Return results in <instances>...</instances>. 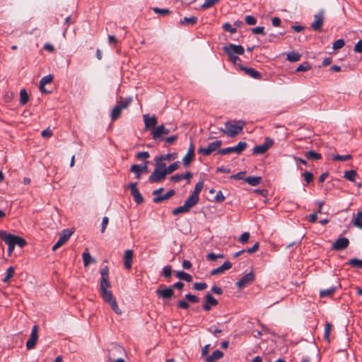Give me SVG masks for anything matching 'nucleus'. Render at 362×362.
Wrapping results in <instances>:
<instances>
[{
    "label": "nucleus",
    "instance_id": "9b49d317",
    "mask_svg": "<svg viewBox=\"0 0 362 362\" xmlns=\"http://www.w3.org/2000/svg\"><path fill=\"white\" fill-rule=\"evenodd\" d=\"M73 231L69 229L64 230L62 233L60 234L57 242L53 245L52 248V251H56L58 248L62 247L66 241H68Z\"/></svg>",
    "mask_w": 362,
    "mask_h": 362
},
{
    "label": "nucleus",
    "instance_id": "dca6fc26",
    "mask_svg": "<svg viewBox=\"0 0 362 362\" xmlns=\"http://www.w3.org/2000/svg\"><path fill=\"white\" fill-rule=\"evenodd\" d=\"M205 303L202 305L203 310L205 311H209L212 306H216L218 305V300L210 293H207L204 297Z\"/></svg>",
    "mask_w": 362,
    "mask_h": 362
},
{
    "label": "nucleus",
    "instance_id": "1a4fd4ad",
    "mask_svg": "<svg viewBox=\"0 0 362 362\" xmlns=\"http://www.w3.org/2000/svg\"><path fill=\"white\" fill-rule=\"evenodd\" d=\"M223 51L228 55H234V54H238V55H243L245 52V49L242 45H237L234 44H229L226 46H224L223 47Z\"/></svg>",
    "mask_w": 362,
    "mask_h": 362
},
{
    "label": "nucleus",
    "instance_id": "bf43d9fd",
    "mask_svg": "<svg viewBox=\"0 0 362 362\" xmlns=\"http://www.w3.org/2000/svg\"><path fill=\"white\" fill-rule=\"evenodd\" d=\"M171 274H172L171 266L167 265V266L164 267V268L163 269V275L166 278H169V277H170Z\"/></svg>",
    "mask_w": 362,
    "mask_h": 362
},
{
    "label": "nucleus",
    "instance_id": "3c124183",
    "mask_svg": "<svg viewBox=\"0 0 362 362\" xmlns=\"http://www.w3.org/2000/svg\"><path fill=\"white\" fill-rule=\"evenodd\" d=\"M136 158L138 160H146L150 157V154L147 151L138 152L136 156Z\"/></svg>",
    "mask_w": 362,
    "mask_h": 362
},
{
    "label": "nucleus",
    "instance_id": "49530a36",
    "mask_svg": "<svg viewBox=\"0 0 362 362\" xmlns=\"http://www.w3.org/2000/svg\"><path fill=\"white\" fill-rule=\"evenodd\" d=\"M332 330V325L329 322H326L325 325L324 338L326 341H329V334Z\"/></svg>",
    "mask_w": 362,
    "mask_h": 362
},
{
    "label": "nucleus",
    "instance_id": "b1692460",
    "mask_svg": "<svg viewBox=\"0 0 362 362\" xmlns=\"http://www.w3.org/2000/svg\"><path fill=\"white\" fill-rule=\"evenodd\" d=\"M199 200V196H195L192 194L185 202V205L190 210L192 207L195 206Z\"/></svg>",
    "mask_w": 362,
    "mask_h": 362
},
{
    "label": "nucleus",
    "instance_id": "f257e3e1",
    "mask_svg": "<svg viewBox=\"0 0 362 362\" xmlns=\"http://www.w3.org/2000/svg\"><path fill=\"white\" fill-rule=\"evenodd\" d=\"M100 291L103 300L108 303L112 310L117 315H122V311L119 308L117 300L111 291L108 290L111 287V283L109 279V269L107 266L100 269Z\"/></svg>",
    "mask_w": 362,
    "mask_h": 362
},
{
    "label": "nucleus",
    "instance_id": "4d7b16f0",
    "mask_svg": "<svg viewBox=\"0 0 362 362\" xmlns=\"http://www.w3.org/2000/svg\"><path fill=\"white\" fill-rule=\"evenodd\" d=\"M245 23L249 25H253L257 23V19L252 16H246L245 18Z\"/></svg>",
    "mask_w": 362,
    "mask_h": 362
},
{
    "label": "nucleus",
    "instance_id": "20e7f679",
    "mask_svg": "<svg viewBox=\"0 0 362 362\" xmlns=\"http://www.w3.org/2000/svg\"><path fill=\"white\" fill-rule=\"evenodd\" d=\"M132 102V98L131 97H127L125 98H121L117 102L116 105L113 107L111 112V119L112 121H115L119 119L121 116L122 111L124 109H127Z\"/></svg>",
    "mask_w": 362,
    "mask_h": 362
},
{
    "label": "nucleus",
    "instance_id": "bb28decb",
    "mask_svg": "<svg viewBox=\"0 0 362 362\" xmlns=\"http://www.w3.org/2000/svg\"><path fill=\"white\" fill-rule=\"evenodd\" d=\"M82 257L85 267L88 266L90 263L95 262V259L90 256L88 248L86 249L85 252L83 253Z\"/></svg>",
    "mask_w": 362,
    "mask_h": 362
},
{
    "label": "nucleus",
    "instance_id": "39448f33",
    "mask_svg": "<svg viewBox=\"0 0 362 362\" xmlns=\"http://www.w3.org/2000/svg\"><path fill=\"white\" fill-rule=\"evenodd\" d=\"M170 132L168 129H166L163 124L153 127L151 130V134L155 141H161L164 140V135H167Z\"/></svg>",
    "mask_w": 362,
    "mask_h": 362
},
{
    "label": "nucleus",
    "instance_id": "338daca9",
    "mask_svg": "<svg viewBox=\"0 0 362 362\" xmlns=\"http://www.w3.org/2000/svg\"><path fill=\"white\" fill-rule=\"evenodd\" d=\"M177 139V135L170 136L165 139L164 138V140L168 145L173 144Z\"/></svg>",
    "mask_w": 362,
    "mask_h": 362
},
{
    "label": "nucleus",
    "instance_id": "f8f14e48",
    "mask_svg": "<svg viewBox=\"0 0 362 362\" xmlns=\"http://www.w3.org/2000/svg\"><path fill=\"white\" fill-rule=\"evenodd\" d=\"M255 280V275L252 272H250L245 275H244L238 281L235 283V286L237 288L241 289L249 284H252Z\"/></svg>",
    "mask_w": 362,
    "mask_h": 362
},
{
    "label": "nucleus",
    "instance_id": "c756f323",
    "mask_svg": "<svg viewBox=\"0 0 362 362\" xmlns=\"http://www.w3.org/2000/svg\"><path fill=\"white\" fill-rule=\"evenodd\" d=\"M175 275L178 279L181 280H184L187 282L192 281V276L183 271L177 272Z\"/></svg>",
    "mask_w": 362,
    "mask_h": 362
},
{
    "label": "nucleus",
    "instance_id": "72a5a7b5",
    "mask_svg": "<svg viewBox=\"0 0 362 362\" xmlns=\"http://www.w3.org/2000/svg\"><path fill=\"white\" fill-rule=\"evenodd\" d=\"M156 168L155 169H159L160 170H165L167 169L166 164L163 162L164 160L160 158V156L155 158Z\"/></svg>",
    "mask_w": 362,
    "mask_h": 362
},
{
    "label": "nucleus",
    "instance_id": "5fc2aeb1",
    "mask_svg": "<svg viewBox=\"0 0 362 362\" xmlns=\"http://www.w3.org/2000/svg\"><path fill=\"white\" fill-rule=\"evenodd\" d=\"M185 298L187 300L192 303H197L199 301V298L197 296L191 293L186 294Z\"/></svg>",
    "mask_w": 362,
    "mask_h": 362
},
{
    "label": "nucleus",
    "instance_id": "de8ad7c7",
    "mask_svg": "<svg viewBox=\"0 0 362 362\" xmlns=\"http://www.w3.org/2000/svg\"><path fill=\"white\" fill-rule=\"evenodd\" d=\"M310 69H311V66L310 65V64L308 62H305L303 64H300L296 68V71L297 72L306 71L310 70Z\"/></svg>",
    "mask_w": 362,
    "mask_h": 362
},
{
    "label": "nucleus",
    "instance_id": "a878e982",
    "mask_svg": "<svg viewBox=\"0 0 362 362\" xmlns=\"http://www.w3.org/2000/svg\"><path fill=\"white\" fill-rule=\"evenodd\" d=\"M53 76L52 74L47 75L41 78L40 81V89L42 92H45V85L50 83L53 81Z\"/></svg>",
    "mask_w": 362,
    "mask_h": 362
},
{
    "label": "nucleus",
    "instance_id": "c85d7f7f",
    "mask_svg": "<svg viewBox=\"0 0 362 362\" xmlns=\"http://www.w3.org/2000/svg\"><path fill=\"white\" fill-rule=\"evenodd\" d=\"M245 181L251 186H257L262 181L261 177L249 176L245 179Z\"/></svg>",
    "mask_w": 362,
    "mask_h": 362
},
{
    "label": "nucleus",
    "instance_id": "a19ab883",
    "mask_svg": "<svg viewBox=\"0 0 362 362\" xmlns=\"http://www.w3.org/2000/svg\"><path fill=\"white\" fill-rule=\"evenodd\" d=\"M353 224L357 228L362 229V211H358L356 218L353 221Z\"/></svg>",
    "mask_w": 362,
    "mask_h": 362
},
{
    "label": "nucleus",
    "instance_id": "0e129e2a",
    "mask_svg": "<svg viewBox=\"0 0 362 362\" xmlns=\"http://www.w3.org/2000/svg\"><path fill=\"white\" fill-rule=\"evenodd\" d=\"M252 33L255 35H264V27L258 26L252 29Z\"/></svg>",
    "mask_w": 362,
    "mask_h": 362
},
{
    "label": "nucleus",
    "instance_id": "864d4df0",
    "mask_svg": "<svg viewBox=\"0 0 362 362\" xmlns=\"http://www.w3.org/2000/svg\"><path fill=\"white\" fill-rule=\"evenodd\" d=\"M218 1H219V0H205L204 4L202 5V8H203V9L209 8Z\"/></svg>",
    "mask_w": 362,
    "mask_h": 362
},
{
    "label": "nucleus",
    "instance_id": "5701e85b",
    "mask_svg": "<svg viewBox=\"0 0 362 362\" xmlns=\"http://www.w3.org/2000/svg\"><path fill=\"white\" fill-rule=\"evenodd\" d=\"M223 356V353L220 350L214 351L211 355L205 358L206 362H215Z\"/></svg>",
    "mask_w": 362,
    "mask_h": 362
},
{
    "label": "nucleus",
    "instance_id": "7c9ffc66",
    "mask_svg": "<svg viewBox=\"0 0 362 362\" xmlns=\"http://www.w3.org/2000/svg\"><path fill=\"white\" fill-rule=\"evenodd\" d=\"M194 153H191L189 152H187L184 158H182V163L184 166L188 167L190 163L194 160Z\"/></svg>",
    "mask_w": 362,
    "mask_h": 362
},
{
    "label": "nucleus",
    "instance_id": "7ed1b4c3",
    "mask_svg": "<svg viewBox=\"0 0 362 362\" xmlns=\"http://www.w3.org/2000/svg\"><path fill=\"white\" fill-rule=\"evenodd\" d=\"M235 124H233L231 122H226L225 129H220V131L229 137H235L243 131L245 124L243 120L235 121Z\"/></svg>",
    "mask_w": 362,
    "mask_h": 362
},
{
    "label": "nucleus",
    "instance_id": "0eeeda50",
    "mask_svg": "<svg viewBox=\"0 0 362 362\" xmlns=\"http://www.w3.org/2000/svg\"><path fill=\"white\" fill-rule=\"evenodd\" d=\"M247 143L245 141H240L235 146L227 147L226 148L218 150V153L222 155L230 154L235 153L237 154L241 153L246 148Z\"/></svg>",
    "mask_w": 362,
    "mask_h": 362
},
{
    "label": "nucleus",
    "instance_id": "052dcab7",
    "mask_svg": "<svg viewBox=\"0 0 362 362\" xmlns=\"http://www.w3.org/2000/svg\"><path fill=\"white\" fill-rule=\"evenodd\" d=\"M207 288V284L206 283H195L193 284V288L197 291H203Z\"/></svg>",
    "mask_w": 362,
    "mask_h": 362
},
{
    "label": "nucleus",
    "instance_id": "ddd939ff",
    "mask_svg": "<svg viewBox=\"0 0 362 362\" xmlns=\"http://www.w3.org/2000/svg\"><path fill=\"white\" fill-rule=\"evenodd\" d=\"M136 182H132L129 184V187L130 189L131 195L133 197L134 201L137 204H141L144 202V198L139 191Z\"/></svg>",
    "mask_w": 362,
    "mask_h": 362
},
{
    "label": "nucleus",
    "instance_id": "c03bdc74",
    "mask_svg": "<svg viewBox=\"0 0 362 362\" xmlns=\"http://www.w3.org/2000/svg\"><path fill=\"white\" fill-rule=\"evenodd\" d=\"M14 268L13 267H9L6 273V276L2 279L4 283L8 282L14 274Z\"/></svg>",
    "mask_w": 362,
    "mask_h": 362
},
{
    "label": "nucleus",
    "instance_id": "603ef678",
    "mask_svg": "<svg viewBox=\"0 0 362 362\" xmlns=\"http://www.w3.org/2000/svg\"><path fill=\"white\" fill-rule=\"evenodd\" d=\"M345 42L343 39H339L336 40L332 45L333 49H339L342 48L344 46Z\"/></svg>",
    "mask_w": 362,
    "mask_h": 362
},
{
    "label": "nucleus",
    "instance_id": "6e6552de",
    "mask_svg": "<svg viewBox=\"0 0 362 362\" xmlns=\"http://www.w3.org/2000/svg\"><path fill=\"white\" fill-rule=\"evenodd\" d=\"M125 354L124 348L117 344H112L108 349V358L109 360H114V358H120Z\"/></svg>",
    "mask_w": 362,
    "mask_h": 362
},
{
    "label": "nucleus",
    "instance_id": "09e8293b",
    "mask_svg": "<svg viewBox=\"0 0 362 362\" xmlns=\"http://www.w3.org/2000/svg\"><path fill=\"white\" fill-rule=\"evenodd\" d=\"M352 158V156L351 154H347L344 156L336 155L333 157L334 160L338 161H346Z\"/></svg>",
    "mask_w": 362,
    "mask_h": 362
},
{
    "label": "nucleus",
    "instance_id": "393cba45",
    "mask_svg": "<svg viewBox=\"0 0 362 362\" xmlns=\"http://www.w3.org/2000/svg\"><path fill=\"white\" fill-rule=\"evenodd\" d=\"M175 190L170 189L167 193H165V194H164L163 195L156 196L153 198V201L154 203L162 202L163 201L166 200V199L170 198L171 197H173L175 194Z\"/></svg>",
    "mask_w": 362,
    "mask_h": 362
},
{
    "label": "nucleus",
    "instance_id": "680f3d73",
    "mask_svg": "<svg viewBox=\"0 0 362 362\" xmlns=\"http://www.w3.org/2000/svg\"><path fill=\"white\" fill-rule=\"evenodd\" d=\"M223 29L225 31H228L230 33H236L237 30L235 28H232L231 25L229 23H226L223 25Z\"/></svg>",
    "mask_w": 362,
    "mask_h": 362
},
{
    "label": "nucleus",
    "instance_id": "c9c22d12",
    "mask_svg": "<svg viewBox=\"0 0 362 362\" xmlns=\"http://www.w3.org/2000/svg\"><path fill=\"white\" fill-rule=\"evenodd\" d=\"M29 100V96L25 89H21L20 91V103L26 104Z\"/></svg>",
    "mask_w": 362,
    "mask_h": 362
},
{
    "label": "nucleus",
    "instance_id": "aec40b11",
    "mask_svg": "<svg viewBox=\"0 0 362 362\" xmlns=\"http://www.w3.org/2000/svg\"><path fill=\"white\" fill-rule=\"evenodd\" d=\"M133 250H127L124 254V266L125 269H130L132 266Z\"/></svg>",
    "mask_w": 362,
    "mask_h": 362
},
{
    "label": "nucleus",
    "instance_id": "2eb2a0df",
    "mask_svg": "<svg viewBox=\"0 0 362 362\" xmlns=\"http://www.w3.org/2000/svg\"><path fill=\"white\" fill-rule=\"evenodd\" d=\"M37 331L38 327L34 325L31 331L30 339L26 342V348L28 349H32L35 346L38 339Z\"/></svg>",
    "mask_w": 362,
    "mask_h": 362
},
{
    "label": "nucleus",
    "instance_id": "4468645a",
    "mask_svg": "<svg viewBox=\"0 0 362 362\" xmlns=\"http://www.w3.org/2000/svg\"><path fill=\"white\" fill-rule=\"evenodd\" d=\"M165 170H160L159 169H154L153 173L148 177V180L152 183H158L164 180L166 177Z\"/></svg>",
    "mask_w": 362,
    "mask_h": 362
},
{
    "label": "nucleus",
    "instance_id": "cd10ccee",
    "mask_svg": "<svg viewBox=\"0 0 362 362\" xmlns=\"http://www.w3.org/2000/svg\"><path fill=\"white\" fill-rule=\"evenodd\" d=\"M337 285L332 286L329 288L321 290L320 291V298H326L328 296H331L337 290Z\"/></svg>",
    "mask_w": 362,
    "mask_h": 362
},
{
    "label": "nucleus",
    "instance_id": "423d86ee",
    "mask_svg": "<svg viewBox=\"0 0 362 362\" xmlns=\"http://www.w3.org/2000/svg\"><path fill=\"white\" fill-rule=\"evenodd\" d=\"M222 145V141L221 140H216L207 146V147H202L198 149V153L208 156L211 154L213 152L217 151Z\"/></svg>",
    "mask_w": 362,
    "mask_h": 362
},
{
    "label": "nucleus",
    "instance_id": "774afa93",
    "mask_svg": "<svg viewBox=\"0 0 362 362\" xmlns=\"http://www.w3.org/2000/svg\"><path fill=\"white\" fill-rule=\"evenodd\" d=\"M354 50L355 52H362V40H359L354 46Z\"/></svg>",
    "mask_w": 362,
    "mask_h": 362
},
{
    "label": "nucleus",
    "instance_id": "412c9836",
    "mask_svg": "<svg viewBox=\"0 0 362 362\" xmlns=\"http://www.w3.org/2000/svg\"><path fill=\"white\" fill-rule=\"evenodd\" d=\"M231 267H232V264L230 262L226 261L221 266L212 269L210 272V274L212 276L217 275V274L223 273L226 270H228V269H230Z\"/></svg>",
    "mask_w": 362,
    "mask_h": 362
},
{
    "label": "nucleus",
    "instance_id": "f704fd0d",
    "mask_svg": "<svg viewBox=\"0 0 362 362\" xmlns=\"http://www.w3.org/2000/svg\"><path fill=\"white\" fill-rule=\"evenodd\" d=\"M305 157L310 160H320L322 158V156L319 153H316L313 151H309L305 153Z\"/></svg>",
    "mask_w": 362,
    "mask_h": 362
},
{
    "label": "nucleus",
    "instance_id": "4be33fe9",
    "mask_svg": "<svg viewBox=\"0 0 362 362\" xmlns=\"http://www.w3.org/2000/svg\"><path fill=\"white\" fill-rule=\"evenodd\" d=\"M144 121L146 129H150L151 127H156L155 126L158 123L157 118L154 115L149 117L148 115H144Z\"/></svg>",
    "mask_w": 362,
    "mask_h": 362
},
{
    "label": "nucleus",
    "instance_id": "6ab92c4d",
    "mask_svg": "<svg viewBox=\"0 0 362 362\" xmlns=\"http://www.w3.org/2000/svg\"><path fill=\"white\" fill-rule=\"evenodd\" d=\"M239 67L242 71L245 72V74L250 76V77L259 80L262 78V74L255 69L251 67H246L243 65H239Z\"/></svg>",
    "mask_w": 362,
    "mask_h": 362
},
{
    "label": "nucleus",
    "instance_id": "37998d69",
    "mask_svg": "<svg viewBox=\"0 0 362 362\" xmlns=\"http://www.w3.org/2000/svg\"><path fill=\"white\" fill-rule=\"evenodd\" d=\"M180 168V162L176 161L170 164L167 169L165 170V173L167 175L170 174L177 170Z\"/></svg>",
    "mask_w": 362,
    "mask_h": 362
},
{
    "label": "nucleus",
    "instance_id": "13d9d810",
    "mask_svg": "<svg viewBox=\"0 0 362 362\" xmlns=\"http://www.w3.org/2000/svg\"><path fill=\"white\" fill-rule=\"evenodd\" d=\"M303 176L304 177L305 181L307 182V184H309L310 182H313V175L312 173L306 171L303 174Z\"/></svg>",
    "mask_w": 362,
    "mask_h": 362
},
{
    "label": "nucleus",
    "instance_id": "f3484780",
    "mask_svg": "<svg viewBox=\"0 0 362 362\" xmlns=\"http://www.w3.org/2000/svg\"><path fill=\"white\" fill-rule=\"evenodd\" d=\"M156 293L158 297L165 299L171 298L174 296V291L170 286L164 288H159L156 290Z\"/></svg>",
    "mask_w": 362,
    "mask_h": 362
},
{
    "label": "nucleus",
    "instance_id": "6e6d98bb",
    "mask_svg": "<svg viewBox=\"0 0 362 362\" xmlns=\"http://www.w3.org/2000/svg\"><path fill=\"white\" fill-rule=\"evenodd\" d=\"M160 158L163 160H173L176 158L177 154L175 153H168V154H163L160 155Z\"/></svg>",
    "mask_w": 362,
    "mask_h": 362
},
{
    "label": "nucleus",
    "instance_id": "2f4dec72",
    "mask_svg": "<svg viewBox=\"0 0 362 362\" xmlns=\"http://www.w3.org/2000/svg\"><path fill=\"white\" fill-rule=\"evenodd\" d=\"M286 59L291 62H298L300 59V54L298 52H290L286 55Z\"/></svg>",
    "mask_w": 362,
    "mask_h": 362
},
{
    "label": "nucleus",
    "instance_id": "8fccbe9b",
    "mask_svg": "<svg viewBox=\"0 0 362 362\" xmlns=\"http://www.w3.org/2000/svg\"><path fill=\"white\" fill-rule=\"evenodd\" d=\"M153 11L156 13L161 14L162 16H167L171 13V11L168 8H160L158 7L153 8Z\"/></svg>",
    "mask_w": 362,
    "mask_h": 362
},
{
    "label": "nucleus",
    "instance_id": "ea45409f",
    "mask_svg": "<svg viewBox=\"0 0 362 362\" xmlns=\"http://www.w3.org/2000/svg\"><path fill=\"white\" fill-rule=\"evenodd\" d=\"M356 172L354 170H347L345 171L344 177L351 182H354L356 180Z\"/></svg>",
    "mask_w": 362,
    "mask_h": 362
},
{
    "label": "nucleus",
    "instance_id": "e2e57ef3",
    "mask_svg": "<svg viewBox=\"0 0 362 362\" xmlns=\"http://www.w3.org/2000/svg\"><path fill=\"white\" fill-rule=\"evenodd\" d=\"M249 238H250V233L248 232H245L239 238V241L242 244H245L248 241Z\"/></svg>",
    "mask_w": 362,
    "mask_h": 362
},
{
    "label": "nucleus",
    "instance_id": "4c0bfd02",
    "mask_svg": "<svg viewBox=\"0 0 362 362\" xmlns=\"http://www.w3.org/2000/svg\"><path fill=\"white\" fill-rule=\"evenodd\" d=\"M190 210L184 204L182 206H180L179 207L175 208L172 211V214L174 216L179 215L180 214H185L189 212Z\"/></svg>",
    "mask_w": 362,
    "mask_h": 362
},
{
    "label": "nucleus",
    "instance_id": "a211bd4d",
    "mask_svg": "<svg viewBox=\"0 0 362 362\" xmlns=\"http://www.w3.org/2000/svg\"><path fill=\"white\" fill-rule=\"evenodd\" d=\"M349 244L348 238L343 237L338 238L332 245V248L334 250H341L346 249Z\"/></svg>",
    "mask_w": 362,
    "mask_h": 362
},
{
    "label": "nucleus",
    "instance_id": "79ce46f5",
    "mask_svg": "<svg viewBox=\"0 0 362 362\" xmlns=\"http://www.w3.org/2000/svg\"><path fill=\"white\" fill-rule=\"evenodd\" d=\"M268 149L267 148V146H264V144H262V145H259V146H255V148H253V154H256V155H258V154H262V153H264Z\"/></svg>",
    "mask_w": 362,
    "mask_h": 362
},
{
    "label": "nucleus",
    "instance_id": "9d476101",
    "mask_svg": "<svg viewBox=\"0 0 362 362\" xmlns=\"http://www.w3.org/2000/svg\"><path fill=\"white\" fill-rule=\"evenodd\" d=\"M315 20L311 24V28L315 31H320L325 21V11L320 10L315 16Z\"/></svg>",
    "mask_w": 362,
    "mask_h": 362
},
{
    "label": "nucleus",
    "instance_id": "69168bd1",
    "mask_svg": "<svg viewBox=\"0 0 362 362\" xmlns=\"http://www.w3.org/2000/svg\"><path fill=\"white\" fill-rule=\"evenodd\" d=\"M170 181L173 182H178L184 179L182 174H176L170 177Z\"/></svg>",
    "mask_w": 362,
    "mask_h": 362
},
{
    "label": "nucleus",
    "instance_id": "a18cd8bd",
    "mask_svg": "<svg viewBox=\"0 0 362 362\" xmlns=\"http://www.w3.org/2000/svg\"><path fill=\"white\" fill-rule=\"evenodd\" d=\"M204 187V181L203 180H200L199 181L196 185H195V187H194V189L192 192V194L195 196H199V193L201 192V191L202 190Z\"/></svg>",
    "mask_w": 362,
    "mask_h": 362
},
{
    "label": "nucleus",
    "instance_id": "f03ea898",
    "mask_svg": "<svg viewBox=\"0 0 362 362\" xmlns=\"http://www.w3.org/2000/svg\"><path fill=\"white\" fill-rule=\"evenodd\" d=\"M0 238L8 245V254L9 256L11 255L16 245L23 248L27 244L26 240L23 238L3 230H0Z\"/></svg>",
    "mask_w": 362,
    "mask_h": 362
},
{
    "label": "nucleus",
    "instance_id": "58836bf2",
    "mask_svg": "<svg viewBox=\"0 0 362 362\" xmlns=\"http://www.w3.org/2000/svg\"><path fill=\"white\" fill-rule=\"evenodd\" d=\"M347 264L352 267L362 269V259L353 258L351 259Z\"/></svg>",
    "mask_w": 362,
    "mask_h": 362
},
{
    "label": "nucleus",
    "instance_id": "e433bc0d",
    "mask_svg": "<svg viewBox=\"0 0 362 362\" xmlns=\"http://www.w3.org/2000/svg\"><path fill=\"white\" fill-rule=\"evenodd\" d=\"M130 171L135 174V177L136 179H139L141 177V170L140 169V165L137 164H134L130 168Z\"/></svg>",
    "mask_w": 362,
    "mask_h": 362
},
{
    "label": "nucleus",
    "instance_id": "473e14b6",
    "mask_svg": "<svg viewBox=\"0 0 362 362\" xmlns=\"http://www.w3.org/2000/svg\"><path fill=\"white\" fill-rule=\"evenodd\" d=\"M198 19L195 16L190 17H185L182 20L180 21L181 25H194L197 23Z\"/></svg>",
    "mask_w": 362,
    "mask_h": 362
}]
</instances>
